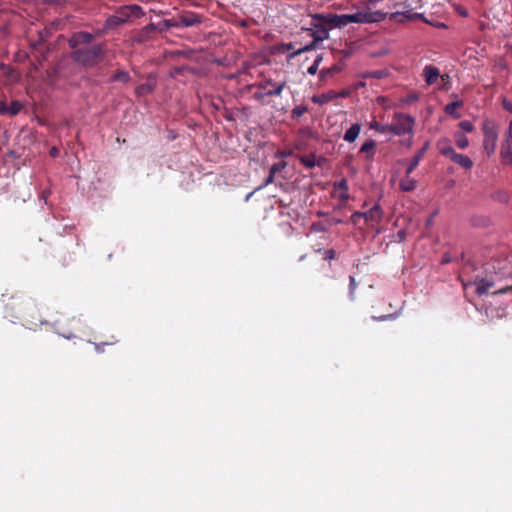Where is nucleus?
<instances>
[{"mask_svg": "<svg viewBox=\"0 0 512 512\" xmlns=\"http://www.w3.org/2000/svg\"><path fill=\"white\" fill-rule=\"evenodd\" d=\"M320 19L324 21V23L330 25L331 27H344L350 23H370L375 19L373 15L365 12H357L354 14H343V15H327V16H318Z\"/></svg>", "mask_w": 512, "mask_h": 512, "instance_id": "1", "label": "nucleus"}, {"mask_svg": "<svg viewBox=\"0 0 512 512\" xmlns=\"http://www.w3.org/2000/svg\"><path fill=\"white\" fill-rule=\"evenodd\" d=\"M73 55L77 62L85 66H94L103 59V48L101 45H94L89 48L77 49Z\"/></svg>", "mask_w": 512, "mask_h": 512, "instance_id": "2", "label": "nucleus"}, {"mask_svg": "<svg viewBox=\"0 0 512 512\" xmlns=\"http://www.w3.org/2000/svg\"><path fill=\"white\" fill-rule=\"evenodd\" d=\"M483 149L488 156L492 155L497 146L498 140V129L496 125L491 121H486L483 124Z\"/></svg>", "mask_w": 512, "mask_h": 512, "instance_id": "3", "label": "nucleus"}, {"mask_svg": "<svg viewBox=\"0 0 512 512\" xmlns=\"http://www.w3.org/2000/svg\"><path fill=\"white\" fill-rule=\"evenodd\" d=\"M414 119L405 114H397L394 121L389 125V132L395 135H405L411 133L413 130Z\"/></svg>", "mask_w": 512, "mask_h": 512, "instance_id": "4", "label": "nucleus"}, {"mask_svg": "<svg viewBox=\"0 0 512 512\" xmlns=\"http://www.w3.org/2000/svg\"><path fill=\"white\" fill-rule=\"evenodd\" d=\"M116 14L122 19V21L125 23L127 22L131 17L140 18L144 15V12L142 8L138 5H126L120 7Z\"/></svg>", "mask_w": 512, "mask_h": 512, "instance_id": "5", "label": "nucleus"}, {"mask_svg": "<svg viewBox=\"0 0 512 512\" xmlns=\"http://www.w3.org/2000/svg\"><path fill=\"white\" fill-rule=\"evenodd\" d=\"M178 27H192L200 24L202 18L200 15L186 11L176 16Z\"/></svg>", "mask_w": 512, "mask_h": 512, "instance_id": "6", "label": "nucleus"}, {"mask_svg": "<svg viewBox=\"0 0 512 512\" xmlns=\"http://www.w3.org/2000/svg\"><path fill=\"white\" fill-rule=\"evenodd\" d=\"M501 154L504 160L512 165V120L505 134V142L502 145Z\"/></svg>", "mask_w": 512, "mask_h": 512, "instance_id": "7", "label": "nucleus"}, {"mask_svg": "<svg viewBox=\"0 0 512 512\" xmlns=\"http://www.w3.org/2000/svg\"><path fill=\"white\" fill-rule=\"evenodd\" d=\"M269 86H275V88L267 90L264 95L265 96H279L282 93L284 87L286 86V83L282 82V83L276 84L272 80H266L259 85V87L262 89H267Z\"/></svg>", "mask_w": 512, "mask_h": 512, "instance_id": "8", "label": "nucleus"}, {"mask_svg": "<svg viewBox=\"0 0 512 512\" xmlns=\"http://www.w3.org/2000/svg\"><path fill=\"white\" fill-rule=\"evenodd\" d=\"M425 81L428 85L435 83L440 76L438 68L434 66H426L423 71Z\"/></svg>", "mask_w": 512, "mask_h": 512, "instance_id": "9", "label": "nucleus"}, {"mask_svg": "<svg viewBox=\"0 0 512 512\" xmlns=\"http://www.w3.org/2000/svg\"><path fill=\"white\" fill-rule=\"evenodd\" d=\"M427 147H428V143H426L424 145V147L421 150H419L415 154V156L411 159L410 164H409V166L406 169V174L407 175H410L412 173V171L418 166L420 160L424 156L425 151L427 150Z\"/></svg>", "mask_w": 512, "mask_h": 512, "instance_id": "10", "label": "nucleus"}, {"mask_svg": "<svg viewBox=\"0 0 512 512\" xmlns=\"http://www.w3.org/2000/svg\"><path fill=\"white\" fill-rule=\"evenodd\" d=\"M417 182L405 173V177L401 179L399 187L404 192H411L416 189Z\"/></svg>", "mask_w": 512, "mask_h": 512, "instance_id": "11", "label": "nucleus"}, {"mask_svg": "<svg viewBox=\"0 0 512 512\" xmlns=\"http://www.w3.org/2000/svg\"><path fill=\"white\" fill-rule=\"evenodd\" d=\"M337 97H338V95L336 92L328 91L326 93L313 96L312 101L314 103L322 105V104L328 103L329 101H331Z\"/></svg>", "mask_w": 512, "mask_h": 512, "instance_id": "12", "label": "nucleus"}, {"mask_svg": "<svg viewBox=\"0 0 512 512\" xmlns=\"http://www.w3.org/2000/svg\"><path fill=\"white\" fill-rule=\"evenodd\" d=\"M451 160L465 169H470L473 166L472 160L463 154L455 153Z\"/></svg>", "mask_w": 512, "mask_h": 512, "instance_id": "13", "label": "nucleus"}, {"mask_svg": "<svg viewBox=\"0 0 512 512\" xmlns=\"http://www.w3.org/2000/svg\"><path fill=\"white\" fill-rule=\"evenodd\" d=\"M21 108L22 105L17 101L12 102L9 107H6L3 102H0L1 114L8 113L9 115L14 116L21 110Z\"/></svg>", "mask_w": 512, "mask_h": 512, "instance_id": "14", "label": "nucleus"}, {"mask_svg": "<svg viewBox=\"0 0 512 512\" xmlns=\"http://www.w3.org/2000/svg\"><path fill=\"white\" fill-rule=\"evenodd\" d=\"M361 130L360 124H353L344 134V140L347 142H354L358 137Z\"/></svg>", "mask_w": 512, "mask_h": 512, "instance_id": "15", "label": "nucleus"}, {"mask_svg": "<svg viewBox=\"0 0 512 512\" xmlns=\"http://www.w3.org/2000/svg\"><path fill=\"white\" fill-rule=\"evenodd\" d=\"M462 101H454L445 106V112L452 116L454 119H459L461 117L460 113L457 112V109L462 107Z\"/></svg>", "mask_w": 512, "mask_h": 512, "instance_id": "16", "label": "nucleus"}, {"mask_svg": "<svg viewBox=\"0 0 512 512\" xmlns=\"http://www.w3.org/2000/svg\"><path fill=\"white\" fill-rule=\"evenodd\" d=\"M469 286H475V292L478 294V295H483L485 293H487V291L493 287V282H490V281H480V282H475V283H470L468 284Z\"/></svg>", "mask_w": 512, "mask_h": 512, "instance_id": "17", "label": "nucleus"}, {"mask_svg": "<svg viewBox=\"0 0 512 512\" xmlns=\"http://www.w3.org/2000/svg\"><path fill=\"white\" fill-rule=\"evenodd\" d=\"M343 68L344 67L342 64H335L328 69L322 70L320 73V78H321V80H326L329 77H332L334 74L340 73L343 70Z\"/></svg>", "mask_w": 512, "mask_h": 512, "instance_id": "18", "label": "nucleus"}, {"mask_svg": "<svg viewBox=\"0 0 512 512\" xmlns=\"http://www.w3.org/2000/svg\"><path fill=\"white\" fill-rule=\"evenodd\" d=\"M354 216L365 217L367 220H378L380 219V210L378 206L373 207L365 213H355Z\"/></svg>", "mask_w": 512, "mask_h": 512, "instance_id": "19", "label": "nucleus"}, {"mask_svg": "<svg viewBox=\"0 0 512 512\" xmlns=\"http://www.w3.org/2000/svg\"><path fill=\"white\" fill-rule=\"evenodd\" d=\"M311 36L316 40V41H323L325 39L328 38L329 34H328V30L323 27V26H319L317 27V30L316 31H313L311 33Z\"/></svg>", "mask_w": 512, "mask_h": 512, "instance_id": "20", "label": "nucleus"}, {"mask_svg": "<svg viewBox=\"0 0 512 512\" xmlns=\"http://www.w3.org/2000/svg\"><path fill=\"white\" fill-rule=\"evenodd\" d=\"M319 41H316L314 38H313V41L309 44H307L306 46L302 47V48H299L298 50H296L295 52L291 53L289 56H288V59H292L294 58L295 56L297 55H300L302 54L303 52H307V51H311L313 49L316 48L317 46V43Z\"/></svg>", "mask_w": 512, "mask_h": 512, "instance_id": "21", "label": "nucleus"}, {"mask_svg": "<svg viewBox=\"0 0 512 512\" xmlns=\"http://www.w3.org/2000/svg\"><path fill=\"white\" fill-rule=\"evenodd\" d=\"M454 137H455L456 145L460 149H465V148L468 147L469 141H468L467 137L464 134H462L461 132H456Z\"/></svg>", "mask_w": 512, "mask_h": 512, "instance_id": "22", "label": "nucleus"}, {"mask_svg": "<svg viewBox=\"0 0 512 512\" xmlns=\"http://www.w3.org/2000/svg\"><path fill=\"white\" fill-rule=\"evenodd\" d=\"M154 88V82L153 81H148L140 86L137 87L136 89V93L138 95H146L148 93H150Z\"/></svg>", "mask_w": 512, "mask_h": 512, "instance_id": "23", "label": "nucleus"}, {"mask_svg": "<svg viewBox=\"0 0 512 512\" xmlns=\"http://www.w3.org/2000/svg\"><path fill=\"white\" fill-rule=\"evenodd\" d=\"M491 198L500 203H506L509 199L508 193L504 190H498L491 194Z\"/></svg>", "mask_w": 512, "mask_h": 512, "instance_id": "24", "label": "nucleus"}, {"mask_svg": "<svg viewBox=\"0 0 512 512\" xmlns=\"http://www.w3.org/2000/svg\"><path fill=\"white\" fill-rule=\"evenodd\" d=\"M124 22L122 21V19L115 13L114 15L110 16L107 18L106 20V27L107 28H114V27H117L121 24H123Z\"/></svg>", "mask_w": 512, "mask_h": 512, "instance_id": "25", "label": "nucleus"}, {"mask_svg": "<svg viewBox=\"0 0 512 512\" xmlns=\"http://www.w3.org/2000/svg\"><path fill=\"white\" fill-rule=\"evenodd\" d=\"M92 40V35L89 33L81 32L74 36L73 41L76 43L88 44Z\"/></svg>", "mask_w": 512, "mask_h": 512, "instance_id": "26", "label": "nucleus"}, {"mask_svg": "<svg viewBox=\"0 0 512 512\" xmlns=\"http://www.w3.org/2000/svg\"><path fill=\"white\" fill-rule=\"evenodd\" d=\"M171 27H178V23H177V18L176 17L173 18V19H165V20H163L160 23V30L161 31L168 30Z\"/></svg>", "mask_w": 512, "mask_h": 512, "instance_id": "27", "label": "nucleus"}, {"mask_svg": "<svg viewBox=\"0 0 512 512\" xmlns=\"http://www.w3.org/2000/svg\"><path fill=\"white\" fill-rule=\"evenodd\" d=\"M336 187H338L339 189L342 190V192L339 196L340 199L347 200L349 197V195L347 193V191H348L347 181L345 179H342L339 183L336 184Z\"/></svg>", "mask_w": 512, "mask_h": 512, "instance_id": "28", "label": "nucleus"}, {"mask_svg": "<svg viewBox=\"0 0 512 512\" xmlns=\"http://www.w3.org/2000/svg\"><path fill=\"white\" fill-rule=\"evenodd\" d=\"M369 126H370V129H373L380 133L389 132V125H383L377 121H372Z\"/></svg>", "mask_w": 512, "mask_h": 512, "instance_id": "29", "label": "nucleus"}, {"mask_svg": "<svg viewBox=\"0 0 512 512\" xmlns=\"http://www.w3.org/2000/svg\"><path fill=\"white\" fill-rule=\"evenodd\" d=\"M440 153L446 157H449L450 159L453 158V155H455V151L451 146H443L439 148Z\"/></svg>", "mask_w": 512, "mask_h": 512, "instance_id": "30", "label": "nucleus"}, {"mask_svg": "<svg viewBox=\"0 0 512 512\" xmlns=\"http://www.w3.org/2000/svg\"><path fill=\"white\" fill-rule=\"evenodd\" d=\"M374 147H375V142L373 140H370V141L365 142L362 145L360 151L363 153H369V152L373 151Z\"/></svg>", "mask_w": 512, "mask_h": 512, "instance_id": "31", "label": "nucleus"}, {"mask_svg": "<svg viewBox=\"0 0 512 512\" xmlns=\"http://www.w3.org/2000/svg\"><path fill=\"white\" fill-rule=\"evenodd\" d=\"M459 127L466 132H472L474 130V125L468 120L461 121Z\"/></svg>", "mask_w": 512, "mask_h": 512, "instance_id": "32", "label": "nucleus"}, {"mask_svg": "<svg viewBox=\"0 0 512 512\" xmlns=\"http://www.w3.org/2000/svg\"><path fill=\"white\" fill-rule=\"evenodd\" d=\"M129 78L128 74L126 72H118L117 74H115L113 77H112V81H127Z\"/></svg>", "mask_w": 512, "mask_h": 512, "instance_id": "33", "label": "nucleus"}, {"mask_svg": "<svg viewBox=\"0 0 512 512\" xmlns=\"http://www.w3.org/2000/svg\"><path fill=\"white\" fill-rule=\"evenodd\" d=\"M116 341H111V342H106V343H95V350L97 352H103L104 351V346L106 345H113Z\"/></svg>", "mask_w": 512, "mask_h": 512, "instance_id": "34", "label": "nucleus"}, {"mask_svg": "<svg viewBox=\"0 0 512 512\" xmlns=\"http://www.w3.org/2000/svg\"><path fill=\"white\" fill-rule=\"evenodd\" d=\"M336 256V252L333 249H329L324 251V259L325 260H332Z\"/></svg>", "mask_w": 512, "mask_h": 512, "instance_id": "35", "label": "nucleus"}, {"mask_svg": "<svg viewBox=\"0 0 512 512\" xmlns=\"http://www.w3.org/2000/svg\"><path fill=\"white\" fill-rule=\"evenodd\" d=\"M418 100V95L417 94H409L406 99H405V102L410 104V103H413L415 101Z\"/></svg>", "mask_w": 512, "mask_h": 512, "instance_id": "36", "label": "nucleus"}, {"mask_svg": "<svg viewBox=\"0 0 512 512\" xmlns=\"http://www.w3.org/2000/svg\"><path fill=\"white\" fill-rule=\"evenodd\" d=\"M317 71H318V66L314 63L307 70V72L311 75H315L317 73Z\"/></svg>", "mask_w": 512, "mask_h": 512, "instance_id": "37", "label": "nucleus"}, {"mask_svg": "<svg viewBox=\"0 0 512 512\" xmlns=\"http://www.w3.org/2000/svg\"><path fill=\"white\" fill-rule=\"evenodd\" d=\"M305 110H306V108H304V107H296L293 110V114L296 116H301L305 112Z\"/></svg>", "mask_w": 512, "mask_h": 512, "instance_id": "38", "label": "nucleus"}, {"mask_svg": "<svg viewBox=\"0 0 512 512\" xmlns=\"http://www.w3.org/2000/svg\"><path fill=\"white\" fill-rule=\"evenodd\" d=\"M349 280H350V292L353 293L354 290L356 289V281L353 276H350Z\"/></svg>", "mask_w": 512, "mask_h": 512, "instance_id": "39", "label": "nucleus"}, {"mask_svg": "<svg viewBox=\"0 0 512 512\" xmlns=\"http://www.w3.org/2000/svg\"><path fill=\"white\" fill-rule=\"evenodd\" d=\"M503 106H504V108H505L507 111L512 112V103H511V102L504 101V102H503Z\"/></svg>", "mask_w": 512, "mask_h": 512, "instance_id": "40", "label": "nucleus"}, {"mask_svg": "<svg viewBox=\"0 0 512 512\" xmlns=\"http://www.w3.org/2000/svg\"><path fill=\"white\" fill-rule=\"evenodd\" d=\"M322 60H323V56L322 55H318L317 58L314 61V64H316L319 67V65L322 62Z\"/></svg>", "mask_w": 512, "mask_h": 512, "instance_id": "41", "label": "nucleus"}, {"mask_svg": "<svg viewBox=\"0 0 512 512\" xmlns=\"http://www.w3.org/2000/svg\"><path fill=\"white\" fill-rule=\"evenodd\" d=\"M441 80H442V82H443L444 84H446V83H448V82H449L450 77H449V75L444 74V75H442V76H441Z\"/></svg>", "mask_w": 512, "mask_h": 512, "instance_id": "42", "label": "nucleus"}, {"mask_svg": "<svg viewBox=\"0 0 512 512\" xmlns=\"http://www.w3.org/2000/svg\"><path fill=\"white\" fill-rule=\"evenodd\" d=\"M382 74L383 72L382 71H376V72H373V77L375 78H381L382 77Z\"/></svg>", "mask_w": 512, "mask_h": 512, "instance_id": "43", "label": "nucleus"}, {"mask_svg": "<svg viewBox=\"0 0 512 512\" xmlns=\"http://www.w3.org/2000/svg\"><path fill=\"white\" fill-rule=\"evenodd\" d=\"M50 154H51L52 156H56V155L58 154V149H57L56 147H53V148L51 149V151H50Z\"/></svg>", "mask_w": 512, "mask_h": 512, "instance_id": "44", "label": "nucleus"}, {"mask_svg": "<svg viewBox=\"0 0 512 512\" xmlns=\"http://www.w3.org/2000/svg\"><path fill=\"white\" fill-rule=\"evenodd\" d=\"M338 97H346L348 96V92L347 91H341L340 93H337Z\"/></svg>", "mask_w": 512, "mask_h": 512, "instance_id": "45", "label": "nucleus"}, {"mask_svg": "<svg viewBox=\"0 0 512 512\" xmlns=\"http://www.w3.org/2000/svg\"><path fill=\"white\" fill-rule=\"evenodd\" d=\"M390 317H391V315H385V316H381V317L376 318V319H377V320H386V319H388V318H390Z\"/></svg>", "mask_w": 512, "mask_h": 512, "instance_id": "46", "label": "nucleus"}, {"mask_svg": "<svg viewBox=\"0 0 512 512\" xmlns=\"http://www.w3.org/2000/svg\"><path fill=\"white\" fill-rule=\"evenodd\" d=\"M274 170H275V167H273V168H272V170H271V175L268 177L267 182L272 181V177H273L272 173H273V171H274Z\"/></svg>", "mask_w": 512, "mask_h": 512, "instance_id": "47", "label": "nucleus"}, {"mask_svg": "<svg viewBox=\"0 0 512 512\" xmlns=\"http://www.w3.org/2000/svg\"><path fill=\"white\" fill-rule=\"evenodd\" d=\"M287 49H292V43L286 45Z\"/></svg>", "mask_w": 512, "mask_h": 512, "instance_id": "48", "label": "nucleus"}, {"mask_svg": "<svg viewBox=\"0 0 512 512\" xmlns=\"http://www.w3.org/2000/svg\"><path fill=\"white\" fill-rule=\"evenodd\" d=\"M503 292H504V290H499V291H497L495 293L497 294V293H503Z\"/></svg>", "mask_w": 512, "mask_h": 512, "instance_id": "49", "label": "nucleus"}]
</instances>
